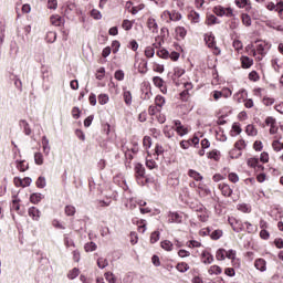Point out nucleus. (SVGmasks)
<instances>
[{"label": "nucleus", "mask_w": 283, "mask_h": 283, "mask_svg": "<svg viewBox=\"0 0 283 283\" xmlns=\"http://www.w3.org/2000/svg\"><path fill=\"white\" fill-rule=\"evenodd\" d=\"M235 149L230 151V158H240L242 156L241 149L247 147V142L244 139H240L234 144Z\"/></svg>", "instance_id": "1"}, {"label": "nucleus", "mask_w": 283, "mask_h": 283, "mask_svg": "<svg viewBox=\"0 0 283 283\" xmlns=\"http://www.w3.org/2000/svg\"><path fill=\"white\" fill-rule=\"evenodd\" d=\"M265 125L270 127V134H277V120L274 117H266L265 118Z\"/></svg>", "instance_id": "2"}, {"label": "nucleus", "mask_w": 283, "mask_h": 283, "mask_svg": "<svg viewBox=\"0 0 283 283\" xmlns=\"http://www.w3.org/2000/svg\"><path fill=\"white\" fill-rule=\"evenodd\" d=\"M229 223L231 224L233 231H235V233H240L242 231H244V223H242V221L237 220V219H229Z\"/></svg>", "instance_id": "3"}, {"label": "nucleus", "mask_w": 283, "mask_h": 283, "mask_svg": "<svg viewBox=\"0 0 283 283\" xmlns=\"http://www.w3.org/2000/svg\"><path fill=\"white\" fill-rule=\"evenodd\" d=\"M175 132H177V134L179 136H187V134H189V129H187V127L182 126V122H180L179 119L175 120Z\"/></svg>", "instance_id": "4"}, {"label": "nucleus", "mask_w": 283, "mask_h": 283, "mask_svg": "<svg viewBox=\"0 0 283 283\" xmlns=\"http://www.w3.org/2000/svg\"><path fill=\"white\" fill-rule=\"evenodd\" d=\"M153 83L160 90V92H163V94H167V86H165V81L160 76H155Z\"/></svg>", "instance_id": "5"}, {"label": "nucleus", "mask_w": 283, "mask_h": 283, "mask_svg": "<svg viewBox=\"0 0 283 283\" xmlns=\"http://www.w3.org/2000/svg\"><path fill=\"white\" fill-rule=\"evenodd\" d=\"M135 70H138L140 74H145L147 72V61L145 60H136L134 64Z\"/></svg>", "instance_id": "6"}, {"label": "nucleus", "mask_w": 283, "mask_h": 283, "mask_svg": "<svg viewBox=\"0 0 283 283\" xmlns=\"http://www.w3.org/2000/svg\"><path fill=\"white\" fill-rule=\"evenodd\" d=\"M205 235H210L211 240H220L223 235L222 230L218 229L211 232V229L207 228V230L203 232Z\"/></svg>", "instance_id": "7"}, {"label": "nucleus", "mask_w": 283, "mask_h": 283, "mask_svg": "<svg viewBox=\"0 0 283 283\" xmlns=\"http://www.w3.org/2000/svg\"><path fill=\"white\" fill-rule=\"evenodd\" d=\"M219 189L222 196H224L226 198H231V196L233 195V189H231V187L227 184H219Z\"/></svg>", "instance_id": "8"}, {"label": "nucleus", "mask_w": 283, "mask_h": 283, "mask_svg": "<svg viewBox=\"0 0 283 283\" xmlns=\"http://www.w3.org/2000/svg\"><path fill=\"white\" fill-rule=\"evenodd\" d=\"M163 17H169L170 21H180L182 14L178 11H164Z\"/></svg>", "instance_id": "9"}, {"label": "nucleus", "mask_w": 283, "mask_h": 283, "mask_svg": "<svg viewBox=\"0 0 283 283\" xmlns=\"http://www.w3.org/2000/svg\"><path fill=\"white\" fill-rule=\"evenodd\" d=\"M28 213H29L30 218H32V220H35L36 222H39V220L41 218V210H39V208L31 207V208H29Z\"/></svg>", "instance_id": "10"}, {"label": "nucleus", "mask_w": 283, "mask_h": 283, "mask_svg": "<svg viewBox=\"0 0 283 283\" xmlns=\"http://www.w3.org/2000/svg\"><path fill=\"white\" fill-rule=\"evenodd\" d=\"M19 126L21 127V129H23L25 136H30V134H32V128H30V124L28 123V120L21 119L19 122Z\"/></svg>", "instance_id": "11"}, {"label": "nucleus", "mask_w": 283, "mask_h": 283, "mask_svg": "<svg viewBox=\"0 0 283 283\" xmlns=\"http://www.w3.org/2000/svg\"><path fill=\"white\" fill-rule=\"evenodd\" d=\"M43 198H45V196H43V193L34 192L30 196V202H32V205H39V202H41L43 200Z\"/></svg>", "instance_id": "12"}, {"label": "nucleus", "mask_w": 283, "mask_h": 283, "mask_svg": "<svg viewBox=\"0 0 283 283\" xmlns=\"http://www.w3.org/2000/svg\"><path fill=\"white\" fill-rule=\"evenodd\" d=\"M254 266L255 269H258V271H261L262 273H264V271H266V261L264 259H258L254 262Z\"/></svg>", "instance_id": "13"}, {"label": "nucleus", "mask_w": 283, "mask_h": 283, "mask_svg": "<svg viewBox=\"0 0 283 283\" xmlns=\"http://www.w3.org/2000/svg\"><path fill=\"white\" fill-rule=\"evenodd\" d=\"M248 166L252 167L253 169H255V167L259 169H264V166L260 165V159L255 157L248 159Z\"/></svg>", "instance_id": "14"}, {"label": "nucleus", "mask_w": 283, "mask_h": 283, "mask_svg": "<svg viewBox=\"0 0 283 283\" xmlns=\"http://www.w3.org/2000/svg\"><path fill=\"white\" fill-rule=\"evenodd\" d=\"M188 176L190 178H192L193 180H196L197 182H200L203 179L202 175H200V172H198V171H196L193 169H189L188 170Z\"/></svg>", "instance_id": "15"}, {"label": "nucleus", "mask_w": 283, "mask_h": 283, "mask_svg": "<svg viewBox=\"0 0 283 283\" xmlns=\"http://www.w3.org/2000/svg\"><path fill=\"white\" fill-rule=\"evenodd\" d=\"M42 147L45 156H50V139H48V136L42 137Z\"/></svg>", "instance_id": "16"}, {"label": "nucleus", "mask_w": 283, "mask_h": 283, "mask_svg": "<svg viewBox=\"0 0 283 283\" xmlns=\"http://www.w3.org/2000/svg\"><path fill=\"white\" fill-rule=\"evenodd\" d=\"M169 222L180 224V222H182V217L178 212H169Z\"/></svg>", "instance_id": "17"}, {"label": "nucleus", "mask_w": 283, "mask_h": 283, "mask_svg": "<svg viewBox=\"0 0 283 283\" xmlns=\"http://www.w3.org/2000/svg\"><path fill=\"white\" fill-rule=\"evenodd\" d=\"M258 45H256V52L258 54H261V56H264V54H266V42H262V41H256Z\"/></svg>", "instance_id": "18"}, {"label": "nucleus", "mask_w": 283, "mask_h": 283, "mask_svg": "<svg viewBox=\"0 0 283 283\" xmlns=\"http://www.w3.org/2000/svg\"><path fill=\"white\" fill-rule=\"evenodd\" d=\"M147 25H148V29L151 30L153 32H158V23L156 22V19L148 18Z\"/></svg>", "instance_id": "19"}, {"label": "nucleus", "mask_w": 283, "mask_h": 283, "mask_svg": "<svg viewBox=\"0 0 283 283\" xmlns=\"http://www.w3.org/2000/svg\"><path fill=\"white\" fill-rule=\"evenodd\" d=\"M51 23L55 27H61L63 23H65V20L60 15H53L51 17Z\"/></svg>", "instance_id": "20"}, {"label": "nucleus", "mask_w": 283, "mask_h": 283, "mask_svg": "<svg viewBox=\"0 0 283 283\" xmlns=\"http://www.w3.org/2000/svg\"><path fill=\"white\" fill-rule=\"evenodd\" d=\"M188 19L189 21H191V23H200V13L196 11H190V13L188 14Z\"/></svg>", "instance_id": "21"}, {"label": "nucleus", "mask_w": 283, "mask_h": 283, "mask_svg": "<svg viewBox=\"0 0 283 283\" xmlns=\"http://www.w3.org/2000/svg\"><path fill=\"white\" fill-rule=\"evenodd\" d=\"M241 63H242V67H244V70H249V67H251V65H253V60L250 59L249 56H242Z\"/></svg>", "instance_id": "22"}, {"label": "nucleus", "mask_w": 283, "mask_h": 283, "mask_svg": "<svg viewBox=\"0 0 283 283\" xmlns=\"http://www.w3.org/2000/svg\"><path fill=\"white\" fill-rule=\"evenodd\" d=\"M205 41L208 48H216V36H213L211 33L205 36Z\"/></svg>", "instance_id": "23"}, {"label": "nucleus", "mask_w": 283, "mask_h": 283, "mask_svg": "<svg viewBox=\"0 0 283 283\" xmlns=\"http://www.w3.org/2000/svg\"><path fill=\"white\" fill-rule=\"evenodd\" d=\"M209 275H220L222 273V268L218 265H211L208 270Z\"/></svg>", "instance_id": "24"}, {"label": "nucleus", "mask_w": 283, "mask_h": 283, "mask_svg": "<svg viewBox=\"0 0 283 283\" xmlns=\"http://www.w3.org/2000/svg\"><path fill=\"white\" fill-rule=\"evenodd\" d=\"M202 258H203V264H212L213 262V256L211 253L205 251L202 252Z\"/></svg>", "instance_id": "25"}, {"label": "nucleus", "mask_w": 283, "mask_h": 283, "mask_svg": "<svg viewBox=\"0 0 283 283\" xmlns=\"http://www.w3.org/2000/svg\"><path fill=\"white\" fill-rule=\"evenodd\" d=\"M97 101H98L99 105H107V103H109V95H107V94H99L97 96Z\"/></svg>", "instance_id": "26"}, {"label": "nucleus", "mask_w": 283, "mask_h": 283, "mask_svg": "<svg viewBox=\"0 0 283 283\" xmlns=\"http://www.w3.org/2000/svg\"><path fill=\"white\" fill-rule=\"evenodd\" d=\"M17 90H19V92H23V82H21V78H19V76L17 75H13V78H12Z\"/></svg>", "instance_id": "27"}, {"label": "nucleus", "mask_w": 283, "mask_h": 283, "mask_svg": "<svg viewBox=\"0 0 283 283\" xmlns=\"http://www.w3.org/2000/svg\"><path fill=\"white\" fill-rule=\"evenodd\" d=\"M135 171H136V174H137V176L139 178H144L145 177V167L142 164H137L135 166Z\"/></svg>", "instance_id": "28"}, {"label": "nucleus", "mask_w": 283, "mask_h": 283, "mask_svg": "<svg viewBox=\"0 0 283 283\" xmlns=\"http://www.w3.org/2000/svg\"><path fill=\"white\" fill-rule=\"evenodd\" d=\"M176 269L179 271V273H187V271H189V264L181 262L177 264Z\"/></svg>", "instance_id": "29"}, {"label": "nucleus", "mask_w": 283, "mask_h": 283, "mask_svg": "<svg viewBox=\"0 0 283 283\" xmlns=\"http://www.w3.org/2000/svg\"><path fill=\"white\" fill-rule=\"evenodd\" d=\"M175 32L177 36H180V39H185V36H187V29H185L184 27H177L175 29Z\"/></svg>", "instance_id": "30"}, {"label": "nucleus", "mask_w": 283, "mask_h": 283, "mask_svg": "<svg viewBox=\"0 0 283 283\" xmlns=\"http://www.w3.org/2000/svg\"><path fill=\"white\" fill-rule=\"evenodd\" d=\"M155 105L159 107V109H161L165 106V97L161 95H157L155 97Z\"/></svg>", "instance_id": "31"}, {"label": "nucleus", "mask_w": 283, "mask_h": 283, "mask_svg": "<svg viewBox=\"0 0 283 283\" xmlns=\"http://www.w3.org/2000/svg\"><path fill=\"white\" fill-rule=\"evenodd\" d=\"M245 133L248 134V136H258V129H255V126L251 124L247 126Z\"/></svg>", "instance_id": "32"}, {"label": "nucleus", "mask_w": 283, "mask_h": 283, "mask_svg": "<svg viewBox=\"0 0 283 283\" xmlns=\"http://www.w3.org/2000/svg\"><path fill=\"white\" fill-rule=\"evenodd\" d=\"M46 43H54V41H56V32L54 31H49L46 33Z\"/></svg>", "instance_id": "33"}, {"label": "nucleus", "mask_w": 283, "mask_h": 283, "mask_svg": "<svg viewBox=\"0 0 283 283\" xmlns=\"http://www.w3.org/2000/svg\"><path fill=\"white\" fill-rule=\"evenodd\" d=\"M161 249L165 251H171L174 249V243H171L169 240H165L161 242Z\"/></svg>", "instance_id": "34"}, {"label": "nucleus", "mask_w": 283, "mask_h": 283, "mask_svg": "<svg viewBox=\"0 0 283 283\" xmlns=\"http://www.w3.org/2000/svg\"><path fill=\"white\" fill-rule=\"evenodd\" d=\"M35 185L39 189H45L48 185V182L45 181V177H39Z\"/></svg>", "instance_id": "35"}, {"label": "nucleus", "mask_w": 283, "mask_h": 283, "mask_svg": "<svg viewBox=\"0 0 283 283\" xmlns=\"http://www.w3.org/2000/svg\"><path fill=\"white\" fill-rule=\"evenodd\" d=\"M168 185L169 187H178V185H180V179L178 177H169Z\"/></svg>", "instance_id": "36"}, {"label": "nucleus", "mask_w": 283, "mask_h": 283, "mask_svg": "<svg viewBox=\"0 0 283 283\" xmlns=\"http://www.w3.org/2000/svg\"><path fill=\"white\" fill-rule=\"evenodd\" d=\"M84 249H85V251H86V253H90V252H92V251H96V249H97V245H96V243H94V242H88V243H86L85 245H84Z\"/></svg>", "instance_id": "37"}, {"label": "nucleus", "mask_w": 283, "mask_h": 283, "mask_svg": "<svg viewBox=\"0 0 283 283\" xmlns=\"http://www.w3.org/2000/svg\"><path fill=\"white\" fill-rule=\"evenodd\" d=\"M241 19H242L243 25H245L247 28L251 27V15L243 13L241 15Z\"/></svg>", "instance_id": "38"}, {"label": "nucleus", "mask_w": 283, "mask_h": 283, "mask_svg": "<svg viewBox=\"0 0 283 283\" xmlns=\"http://www.w3.org/2000/svg\"><path fill=\"white\" fill-rule=\"evenodd\" d=\"M238 210L242 211V213H251V207L247 203H240Z\"/></svg>", "instance_id": "39"}, {"label": "nucleus", "mask_w": 283, "mask_h": 283, "mask_svg": "<svg viewBox=\"0 0 283 283\" xmlns=\"http://www.w3.org/2000/svg\"><path fill=\"white\" fill-rule=\"evenodd\" d=\"M157 56L160 59H169V51L167 49H160L157 51Z\"/></svg>", "instance_id": "40"}, {"label": "nucleus", "mask_w": 283, "mask_h": 283, "mask_svg": "<svg viewBox=\"0 0 283 283\" xmlns=\"http://www.w3.org/2000/svg\"><path fill=\"white\" fill-rule=\"evenodd\" d=\"M78 273H80L78 269L74 268L67 274L69 280H76V277H78Z\"/></svg>", "instance_id": "41"}, {"label": "nucleus", "mask_w": 283, "mask_h": 283, "mask_svg": "<svg viewBox=\"0 0 283 283\" xmlns=\"http://www.w3.org/2000/svg\"><path fill=\"white\" fill-rule=\"evenodd\" d=\"M156 54V50L153 46H147L145 50V56L147 59H153V56Z\"/></svg>", "instance_id": "42"}, {"label": "nucleus", "mask_w": 283, "mask_h": 283, "mask_svg": "<svg viewBox=\"0 0 283 283\" xmlns=\"http://www.w3.org/2000/svg\"><path fill=\"white\" fill-rule=\"evenodd\" d=\"M65 216H74L76 213V208L74 206H66L65 209Z\"/></svg>", "instance_id": "43"}, {"label": "nucleus", "mask_w": 283, "mask_h": 283, "mask_svg": "<svg viewBox=\"0 0 283 283\" xmlns=\"http://www.w3.org/2000/svg\"><path fill=\"white\" fill-rule=\"evenodd\" d=\"M104 276H105L106 282H108V283H116V276H114V273L106 272L104 274Z\"/></svg>", "instance_id": "44"}, {"label": "nucleus", "mask_w": 283, "mask_h": 283, "mask_svg": "<svg viewBox=\"0 0 283 283\" xmlns=\"http://www.w3.org/2000/svg\"><path fill=\"white\" fill-rule=\"evenodd\" d=\"M158 240H160V232L155 231L150 234V242L151 244H156V242H158Z\"/></svg>", "instance_id": "45"}, {"label": "nucleus", "mask_w": 283, "mask_h": 283, "mask_svg": "<svg viewBox=\"0 0 283 283\" xmlns=\"http://www.w3.org/2000/svg\"><path fill=\"white\" fill-rule=\"evenodd\" d=\"M108 262H107V259H103V258H99L97 259V266L98 269H105L106 266H108Z\"/></svg>", "instance_id": "46"}, {"label": "nucleus", "mask_w": 283, "mask_h": 283, "mask_svg": "<svg viewBox=\"0 0 283 283\" xmlns=\"http://www.w3.org/2000/svg\"><path fill=\"white\" fill-rule=\"evenodd\" d=\"M208 158H211L212 160H220V151L211 150L208 155Z\"/></svg>", "instance_id": "47"}, {"label": "nucleus", "mask_w": 283, "mask_h": 283, "mask_svg": "<svg viewBox=\"0 0 283 283\" xmlns=\"http://www.w3.org/2000/svg\"><path fill=\"white\" fill-rule=\"evenodd\" d=\"M158 112H160V108H158V106H154V105H150L149 108H148V114L149 116H156V114H158Z\"/></svg>", "instance_id": "48"}, {"label": "nucleus", "mask_w": 283, "mask_h": 283, "mask_svg": "<svg viewBox=\"0 0 283 283\" xmlns=\"http://www.w3.org/2000/svg\"><path fill=\"white\" fill-rule=\"evenodd\" d=\"M174 128H169V127H165L164 128V135L166 136V138H174Z\"/></svg>", "instance_id": "49"}, {"label": "nucleus", "mask_w": 283, "mask_h": 283, "mask_svg": "<svg viewBox=\"0 0 283 283\" xmlns=\"http://www.w3.org/2000/svg\"><path fill=\"white\" fill-rule=\"evenodd\" d=\"M91 17L94 18L96 21H99V19H103V14H101V11L93 9L91 11Z\"/></svg>", "instance_id": "50"}, {"label": "nucleus", "mask_w": 283, "mask_h": 283, "mask_svg": "<svg viewBox=\"0 0 283 283\" xmlns=\"http://www.w3.org/2000/svg\"><path fill=\"white\" fill-rule=\"evenodd\" d=\"M228 179L230 180V182H233V184L240 181V177H239L238 174H235V172H230V174L228 175Z\"/></svg>", "instance_id": "51"}, {"label": "nucleus", "mask_w": 283, "mask_h": 283, "mask_svg": "<svg viewBox=\"0 0 283 283\" xmlns=\"http://www.w3.org/2000/svg\"><path fill=\"white\" fill-rule=\"evenodd\" d=\"M34 161H35V165H43V154L35 153L34 154Z\"/></svg>", "instance_id": "52"}, {"label": "nucleus", "mask_w": 283, "mask_h": 283, "mask_svg": "<svg viewBox=\"0 0 283 283\" xmlns=\"http://www.w3.org/2000/svg\"><path fill=\"white\" fill-rule=\"evenodd\" d=\"M224 255H227V251L224 249H219L217 251L216 258L217 260L222 261L224 260Z\"/></svg>", "instance_id": "53"}, {"label": "nucleus", "mask_w": 283, "mask_h": 283, "mask_svg": "<svg viewBox=\"0 0 283 283\" xmlns=\"http://www.w3.org/2000/svg\"><path fill=\"white\" fill-rule=\"evenodd\" d=\"M17 169H19V171H28L29 166L25 161H18Z\"/></svg>", "instance_id": "54"}, {"label": "nucleus", "mask_w": 283, "mask_h": 283, "mask_svg": "<svg viewBox=\"0 0 283 283\" xmlns=\"http://www.w3.org/2000/svg\"><path fill=\"white\" fill-rule=\"evenodd\" d=\"M124 101L126 105H132V92L129 91L124 92Z\"/></svg>", "instance_id": "55"}, {"label": "nucleus", "mask_w": 283, "mask_h": 283, "mask_svg": "<svg viewBox=\"0 0 283 283\" xmlns=\"http://www.w3.org/2000/svg\"><path fill=\"white\" fill-rule=\"evenodd\" d=\"M96 78L97 81H103V78H105V67H99L97 70Z\"/></svg>", "instance_id": "56"}, {"label": "nucleus", "mask_w": 283, "mask_h": 283, "mask_svg": "<svg viewBox=\"0 0 283 283\" xmlns=\"http://www.w3.org/2000/svg\"><path fill=\"white\" fill-rule=\"evenodd\" d=\"M208 25H214V23H218V18L213 14L208 15L207 18Z\"/></svg>", "instance_id": "57"}, {"label": "nucleus", "mask_w": 283, "mask_h": 283, "mask_svg": "<svg viewBox=\"0 0 283 283\" xmlns=\"http://www.w3.org/2000/svg\"><path fill=\"white\" fill-rule=\"evenodd\" d=\"M64 244L70 249V247H74V240L70 239L67 234H64Z\"/></svg>", "instance_id": "58"}, {"label": "nucleus", "mask_w": 283, "mask_h": 283, "mask_svg": "<svg viewBox=\"0 0 283 283\" xmlns=\"http://www.w3.org/2000/svg\"><path fill=\"white\" fill-rule=\"evenodd\" d=\"M116 81H124L125 80V72L123 70H118L115 72Z\"/></svg>", "instance_id": "59"}, {"label": "nucleus", "mask_w": 283, "mask_h": 283, "mask_svg": "<svg viewBox=\"0 0 283 283\" xmlns=\"http://www.w3.org/2000/svg\"><path fill=\"white\" fill-rule=\"evenodd\" d=\"M140 10H145V4H139L137 7H132L130 12L133 14H138V12H140Z\"/></svg>", "instance_id": "60"}, {"label": "nucleus", "mask_w": 283, "mask_h": 283, "mask_svg": "<svg viewBox=\"0 0 283 283\" xmlns=\"http://www.w3.org/2000/svg\"><path fill=\"white\" fill-rule=\"evenodd\" d=\"M272 147L274 151H282V144L280 143V140H274L272 143Z\"/></svg>", "instance_id": "61"}, {"label": "nucleus", "mask_w": 283, "mask_h": 283, "mask_svg": "<svg viewBox=\"0 0 283 283\" xmlns=\"http://www.w3.org/2000/svg\"><path fill=\"white\" fill-rule=\"evenodd\" d=\"M143 143L144 147H146V149H149V147H151V137L145 136Z\"/></svg>", "instance_id": "62"}, {"label": "nucleus", "mask_w": 283, "mask_h": 283, "mask_svg": "<svg viewBox=\"0 0 283 283\" xmlns=\"http://www.w3.org/2000/svg\"><path fill=\"white\" fill-rule=\"evenodd\" d=\"M214 13L217 14V17H224V8L216 7L214 8Z\"/></svg>", "instance_id": "63"}, {"label": "nucleus", "mask_w": 283, "mask_h": 283, "mask_svg": "<svg viewBox=\"0 0 283 283\" xmlns=\"http://www.w3.org/2000/svg\"><path fill=\"white\" fill-rule=\"evenodd\" d=\"M274 244H275L276 249H283V239L282 238L275 239Z\"/></svg>", "instance_id": "64"}]
</instances>
